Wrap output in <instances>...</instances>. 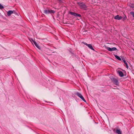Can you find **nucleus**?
I'll list each match as a JSON object with an SVG mask.
<instances>
[{"mask_svg": "<svg viewBox=\"0 0 134 134\" xmlns=\"http://www.w3.org/2000/svg\"><path fill=\"white\" fill-rule=\"evenodd\" d=\"M125 64L126 65V67L128 69V64H127V63H126Z\"/></svg>", "mask_w": 134, "mask_h": 134, "instance_id": "18", "label": "nucleus"}, {"mask_svg": "<svg viewBox=\"0 0 134 134\" xmlns=\"http://www.w3.org/2000/svg\"><path fill=\"white\" fill-rule=\"evenodd\" d=\"M118 73L119 75L121 77H123L124 76L123 72L121 71H118Z\"/></svg>", "mask_w": 134, "mask_h": 134, "instance_id": "9", "label": "nucleus"}, {"mask_svg": "<svg viewBox=\"0 0 134 134\" xmlns=\"http://www.w3.org/2000/svg\"><path fill=\"white\" fill-rule=\"evenodd\" d=\"M87 46L90 48V49H91L92 50H94V49L93 48L92 46L91 45V44H88V45Z\"/></svg>", "mask_w": 134, "mask_h": 134, "instance_id": "11", "label": "nucleus"}, {"mask_svg": "<svg viewBox=\"0 0 134 134\" xmlns=\"http://www.w3.org/2000/svg\"><path fill=\"white\" fill-rule=\"evenodd\" d=\"M130 14L132 15L133 17L134 18V12H130Z\"/></svg>", "mask_w": 134, "mask_h": 134, "instance_id": "15", "label": "nucleus"}, {"mask_svg": "<svg viewBox=\"0 0 134 134\" xmlns=\"http://www.w3.org/2000/svg\"><path fill=\"white\" fill-rule=\"evenodd\" d=\"M34 43L35 46L39 49H40V47L38 45L37 43L35 41H34Z\"/></svg>", "mask_w": 134, "mask_h": 134, "instance_id": "10", "label": "nucleus"}, {"mask_svg": "<svg viewBox=\"0 0 134 134\" xmlns=\"http://www.w3.org/2000/svg\"><path fill=\"white\" fill-rule=\"evenodd\" d=\"M122 17L121 16H119V15H117L115 16L114 18L115 19L118 20H120L121 19Z\"/></svg>", "mask_w": 134, "mask_h": 134, "instance_id": "7", "label": "nucleus"}, {"mask_svg": "<svg viewBox=\"0 0 134 134\" xmlns=\"http://www.w3.org/2000/svg\"><path fill=\"white\" fill-rule=\"evenodd\" d=\"M70 13L72 15H74L75 16H79L80 17L81 15L79 14H77L76 13L73 12H70Z\"/></svg>", "mask_w": 134, "mask_h": 134, "instance_id": "6", "label": "nucleus"}, {"mask_svg": "<svg viewBox=\"0 0 134 134\" xmlns=\"http://www.w3.org/2000/svg\"><path fill=\"white\" fill-rule=\"evenodd\" d=\"M78 4L79 6L81 9L85 10H87V7L85 4L83 3L79 2L78 3Z\"/></svg>", "mask_w": 134, "mask_h": 134, "instance_id": "1", "label": "nucleus"}, {"mask_svg": "<svg viewBox=\"0 0 134 134\" xmlns=\"http://www.w3.org/2000/svg\"><path fill=\"white\" fill-rule=\"evenodd\" d=\"M129 6L131 7H132V8H134V4H130V5H129Z\"/></svg>", "mask_w": 134, "mask_h": 134, "instance_id": "14", "label": "nucleus"}, {"mask_svg": "<svg viewBox=\"0 0 134 134\" xmlns=\"http://www.w3.org/2000/svg\"><path fill=\"white\" fill-rule=\"evenodd\" d=\"M4 8V7L3 5H2L0 3V9H3Z\"/></svg>", "mask_w": 134, "mask_h": 134, "instance_id": "16", "label": "nucleus"}, {"mask_svg": "<svg viewBox=\"0 0 134 134\" xmlns=\"http://www.w3.org/2000/svg\"><path fill=\"white\" fill-rule=\"evenodd\" d=\"M126 18V16L124 17V19L125 20Z\"/></svg>", "mask_w": 134, "mask_h": 134, "instance_id": "21", "label": "nucleus"}, {"mask_svg": "<svg viewBox=\"0 0 134 134\" xmlns=\"http://www.w3.org/2000/svg\"><path fill=\"white\" fill-rule=\"evenodd\" d=\"M75 94L81 99L84 102H86V100H85L83 96L80 93L77 92Z\"/></svg>", "mask_w": 134, "mask_h": 134, "instance_id": "3", "label": "nucleus"}, {"mask_svg": "<svg viewBox=\"0 0 134 134\" xmlns=\"http://www.w3.org/2000/svg\"><path fill=\"white\" fill-rule=\"evenodd\" d=\"M122 60L123 61L124 63L125 64L127 63V62H126L125 60V59L124 58H122Z\"/></svg>", "mask_w": 134, "mask_h": 134, "instance_id": "17", "label": "nucleus"}, {"mask_svg": "<svg viewBox=\"0 0 134 134\" xmlns=\"http://www.w3.org/2000/svg\"><path fill=\"white\" fill-rule=\"evenodd\" d=\"M111 80L116 85H118L119 82L118 80L115 78H113L111 79Z\"/></svg>", "mask_w": 134, "mask_h": 134, "instance_id": "4", "label": "nucleus"}, {"mask_svg": "<svg viewBox=\"0 0 134 134\" xmlns=\"http://www.w3.org/2000/svg\"><path fill=\"white\" fill-rule=\"evenodd\" d=\"M106 49L109 51H115L117 50V48L115 47H114L111 48L109 47H107Z\"/></svg>", "mask_w": 134, "mask_h": 134, "instance_id": "5", "label": "nucleus"}, {"mask_svg": "<svg viewBox=\"0 0 134 134\" xmlns=\"http://www.w3.org/2000/svg\"><path fill=\"white\" fill-rule=\"evenodd\" d=\"M55 11L49 9H45L44 10L43 13L46 14L54 13Z\"/></svg>", "mask_w": 134, "mask_h": 134, "instance_id": "2", "label": "nucleus"}, {"mask_svg": "<svg viewBox=\"0 0 134 134\" xmlns=\"http://www.w3.org/2000/svg\"><path fill=\"white\" fill-rule=\"evenodd\" d=\"M13 11L10 10L8 11L7 13L8 16H10L11 15V14H13Z\"/></svg>", "mask_w": 134, "mask_h": 134, "instance_id": "8", "label": "nucleus"}, {"mask_svg": "<svg viewBox=\"0 0 134 134\" xmlns=\"http://www.w3.org/2000/svg\"><path fill=\"white\" fill-rule=\"evenodd\" d=\"M85 44L87 46H88V44H87L86 43H85V42H83V43Z\"/></svg>", "mask_w": 134, "mask_h": 134, "instance_id": "20", "label": "nucleus"}, {"mask_svg": "<svg viewBox=\"0 0 134 134\" xmlns=\"http://www.w3.org/2000/svg\"><path fill=\"white\" fill-rule=\"evenodd\" d=\"M116 133L118 134H121L120 131V130L117 129L116 131Z\"/></svg>", "mask_w": 134, "mask_h": 134, "instance_id": "13", "label": "nucleus"}, {"mask_svg": "<svg viewBox=\"0 0 134 134\" xmlns=\"http://www.w3.org/2000/svg\"><path fill=\"white\" fill-rule=\"evenodd\" d=\"M59 1V3H62L63 2L62 0H58Z\"/></svg>", "mask_w": 134, "mask_h": 134, "instance_id": "19", "label": "nucleus"}, {"mask_svg": "<svg viewBox=\"0 0 134 134\" xmlns=\"http://www.w3.org/2000/svg\"><path fill=\"white\" fill-rule=\"evenodd\" d=\"M114 56L118 60H121V58L118 56L117 55H115Z\"/></svg>", "mask_w": 134, "mask_h": 134, "instance_id": "12", "label": "nucleus"}]
</instances>
